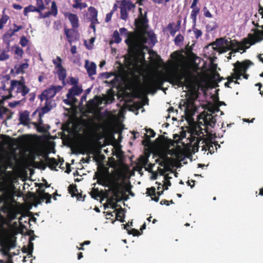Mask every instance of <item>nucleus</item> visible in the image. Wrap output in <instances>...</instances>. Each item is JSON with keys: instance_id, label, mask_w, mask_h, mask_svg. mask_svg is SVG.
I'll use <instances>...</instances> for the list:
<instances>
[{"instance_id": "obj_24", "label": "nucleus", "mask_w": 263, "mask_h": 263, "mask_svg": "<svg viewBox=\"0 0 263 263\" xmlns=\"http://www.w3.org/2000/svg\"><path fill=\"white\" fill-rule=\"evenodd\" d=\"M5 9L3 11V14L2 17L0 18V30L3 29L4 25L7 23L9 19V17L5 13Z\"/></svg>"}, {"instance_id": "obj_36", "label": "nucleus", "mask_w": 263, "mask_h": 263, "mask_svg": "<svg viewBox=\"0 0 263 263\" xmlns=\"http://www.w3.org/2000/svg\"><path fill=\"white\" fill-rule=\"evenodd\" d=\"M28 43V40L27 39V38L23 36L20 39V44L23 47H25L27 46Z\"/></svg>"}, {"instance_id": "obj_54", "label": "nucleus", "mask_w": 263, "mask_h": 263, "mask_svg": "<svg viewBox=\"0 0 263 263\" xmlns=\"http://www.w3.org/2000/svg\"><path fill=\"white\" fill-rule=\"evenodd\" d=\"M0 252L2 253V255L3 256H7L8 254V252L7 251L4 250V249H2L0 251Z\"/></svg>"}, {"instance_id": "obj_59", "label": "nucleus", "mask_w": 263, "mask_h": 263, "mask_svg": "<svg viewBox=\"0 0 263 263\" xmlns=\"http://www.w3.org/2000/svg\"><path fill=\"white\" fill-rule=\"evenodd\" d=\"M17 213H13L11 216V219L13 220L16 218Z\"/></svg>"}, {"instance_id": "obj_3", "label": "nucleus", "mask_w": 263, "mask_h": 263, "mask_svg": "<svg viewBox=\"0 0 263 263\" xmlns=\"http://www.w3.org/2000/svg\"><path fill=\"white\" fill-rule=\"evenodd\" d=\"M125 178L124 173L121 170H118L111 175L101 177L98 181L99 183L109 187L114 195L117 196L122 193L124 187Z\"/></svg>"}, {"instance_id": "obj_35", "label": "nucleus", "mask_w": 263, "mask_h": 263, "mask_svg": "<svg viewBox=\"0 0 263 263\" xmlns=\"http://www.w3.org/2000/svg\"><path fill=\"white\" fill-rule=\"evenodd\" d=\"M9 58V54L6 51H3L0 53V61H1L7 60Z\"/></svg>"}, {"instance_id": "obj_6", "label": "nucleus", "mask_w": 263, "mask_h": 263, "mask_svg": "<svg viewBox=\"0 0 263 263\" xmlns=\"http://www.w3.org/2000/svg\"><path fill=\"white\" fill-rule=\"evenodd\" d=\"M62 88L61 86H51L48 89L44 90L40 96L41 101H45V106L43 108L44 113H47L55 106L54 101L51 100L57 92Z\"/></svg>"}, {"instance_id": "obj_17", "label": "nucleus", "mask_w": 263, "mask_h": 263, "mask_svg": "<svg viewBox=\"0 0 263 263\" xmlns=\"http://www.w3.org/2000/svg\"><path fill=\"white\" fill-rule=\"evenodd\" d=\"M26 61L27 62V60H26ZM29 65L27 62L20 64L18 65H16L14 66V70L15 72L17 74L23 73L24 72L25 70L28 68Z\"/></svg>"}, {"instance_id": "obj_50", "label": "nucleus", "mask_w": 263, "mask_h": 263, "mask_svg": "<svg viewBox=\"0 0 263 263\" xmlns=\"http://www.w3.org/2000/svg\"><path fill=\"white\" fill-rule=\"evenodd\" d=\"M111 17H112V13L111 12L107 13L106 14V18H105L106 22H108L109 21H110Z\"/></svg>"}, {"instance_id": "obj_27", "label": "nucleus", "mask_w": 263, "mask_h": 263, "mask_svg": "<svg viewBox=\"0 0 263 263\" xmlns=\"http://www.w3.org/2000/svg\"><path fill=\"white\" fill-rule=\"evenodd\" d=\"M82 0H74V4L72 5L73 8H80L82 9L87 7V5L85 3H81Z\"/></svg>"}, {"instance_id": "obj_63", "label": "nucleus", "mask_w": 263, "mask_h": 263, "mask_svg": "<svg viewBox=\"0 0 263 263\" xmlns=\"http://www.w3.org/2000/svg\"><path fill=\"white\" fill-rule=\"evenodd\" d=\"M83 257V255H82V253H79L78 254V259H80L81 258H82Z\"/></svg>"}, {"instance_id": "obj_39", "label": "nucleus", "mask_w": 263, "mask_h": 263, "mask_svg": "<svg viewBox=\"0 0 263 263\" xmlns=\"http://www.w3.org/2000/svg\"><path fill=\"white\" fill-rule=\"evenodd\" d=\"M36 5L38 7V8L41 11L45 8V7L43 4V0H36Z\"/></svg>"}, {"instance_id": "obj_62", "label": "nucleus", "mask_w": 263, "mask_h": 263, "mask_svg": "<svg viewBox=\"0 0 263 263\" xmlns=\"http://www.w3.org/2000/svg\"><path fill=\"white\" fill-rule=\"evenodd\" d=\"M37 129L38 130L40 131V132H44L45 131V129H43L40 125H39L38 127H37Z\"/></svg>"}, {"instance_id": "obj_43", "label": "nucleus", "mask_w": 263, "mask_h": 263, "mask_svg": "<svg viewBox=\"0 0 263 263\" xmlns=\"http://www.w3.org/2000/svg\"><path fill=\"white\" fill-rule=\"evenodd\" d=\"M128 233L129 234H133L134 236H137V235H140L139 232L136 229H132L130 231L128 230Z\"/></svg>"}, {"instance_id": "obj_48", "label": "nucleus", "mask_w": 263, "mask_h": 263, "mask_svg": "<svg viewBox=\"0 0 263 263\" xmlns=\"http://www.w3.org/2000/svg\"><path fill=\"white\" fill-rule=\"evenodd\" d=\"M98 23V21H97V22H94L93 21H91V25L90 27L91 28L93 29L94 32L96 31L95 25Z\"/></svg>"}, {"instance_id": "obj_21", "label": "nucleus", "mask_w": 263, "mask_h": 263, "mask_svg": "<svg viewBox=\"0 0 263 263\" xmlns=\"http://www.w3.org/2000/svg\"><path fill=\"white\" fill-rule=\"evenodd\" d=\"M56 70V73L59 80L64 82L66 77V70L62 67L60 68L57 69Z\"/></svg>"}, {"instance_id": "obj_52", "label": "nucleus", "mask_w": 263, "mask_h": 263, "mask_svg": "<svg viewBox=\"0 0 263 263\" xmlns=\"http://www.w3.org/2000/svg\"><path fill=\"white\" fill-rule=\"evenodd\" d=\"M111 74L108 72L102 73V76L104 78L108 79L110 77Z\"/></svg>"}, {"instance_id": "obj_10", "label": "nucleus", "mask_w": 263, "mask_h": 263, "mask_svg": "<svg viewBox=\"0 0 263 263\" xmlns=\"http://www.w3.org/2000/svg\"><path fill=\"white\" fill-rule=\"evenodd\" d=\"M170 77L172 82L179 87L183 86L187 83V79L183 72L174 71Z\"/></svg>"}, {"instance_id": "obj_64", "label": "nucleus", "mask_w": 263, "mask_h": 263, "mask_svg": "<svg viewBox=\"0 0 263 263\" xmlns=\"http://www.w3.org/2000/svg\"><path fill=\"white\" fill-rule=\"evenodd\" d=\"M258 58L259 61L263 63V58L261 57L260 54L258 56Z\"/></svg>"}, {"instance_id": "obj_26", "label": "nucleus", "mask_w": 263, "mask_h": 263, "mask_svg": "<svg viewBox=\"0 0 263 263\" xmlns=\"http://www.w3.org/2000/svg\"><path fill=\"white\" fill-rule=\"evenodd\" d=\"M41 10L38 8H36L35 7L30 5L28 7H26L24 8V14L25 16H27L28 13L30 12H40Z\"/></svg>"}, {"instance_id": "obj_41", "label": "nucleus", "mask_w": 263, "mask_h": 263, "mask_svg": "<svg viewBox=\"0 0 263 263\" xmlns=\"http://www.w3.org/2000/svg\"><path fill=\"white\" fill-rule=\"evenodd\" d=\"M203 11H204V15L209 18L212 17V14L210 12V11L208 10L206 7H204L203 8Z\"/></svg>"}, {"instance_id": "obj_23", "label": "nucleus", "mask_w": 263, "mask_h": 263, "mask_svg": "<svg viewBox=\"0 0 263 263\" xmlns=\"http://www.w3.org/2000/svg\"><path fill=\"white\" fill-rule=\"evenodd\" d=\"M192 9V10L191 11L190 17L193 21V24L194 23V26H196L197 16L199 13L200 9L199 8H194Z\"/></svg>"}, {"instance_id": "obj_55", "label": "nucleus", "mask_w": 263, "mask_h": 263, "mask_svg": "<svg viewBox=\"0 0 263 263\" xmlns=\"http://www.w3.org/2000/svg\"><path fill=\"white\" fill-rule=\"evenodd\" d=\"M176 31L177 30L175 28H173V29L170 31V34L172 36H174Z\"/></svg>"}, {"instance_id": "obj_61", "label": "nucleus", "mask_w": 263, "mask_h": 263, "mask_svg": "<svg viewBox=\"0 0 263 263\" xmlns=\"http://www.w3.org/2000/svg\"><path fill=\"white\" fill-rule=\"evenodd\" d=\"M90 241L89 240H87V241H85L83 243H81V245L82 246H83L84 245H89V244H90Z\"/></svg>"}, {"instance_id": "obj_18", "label": "nucleus", "mask_w": 263, "mask_h": 263, "mask_svg": "<svg viewBox=\"0 0 263 263\" xmlns=\"http://www.w3.org/2000/svg\"><path fill=\"white\" fill-rule=\"evenodd\" d=\"M45 161L48 166L52 170L55 169L56 167L58 165L59 162L54 158H51L46 156Z\"/></svg>"}, {"instance_id": "obj_33", "label": "nucleus", "mask_w": 263, "mask_h": 263, "mask_svg": "<svg viewBox=\"0 0 263 263\" xmlns=\"http://www.w3.org/2000/svg\"><path fill=\"white\" fill-rule=\"evenodd\" d=\"M30 220V218L28 216L26 215H22L19 218H18V221L20 224V225L22 226L23 223H27Z\"/></svg>"}, {"instance_id": "obj_12", "label": "nucleus", "mask_w": 263, "mask_h": 263, "mask_svg": "<svg viewBox=\"0 0 263 263\" xmlns=\"http://www.w3.org/2000/svg\"><path fill=\"white\" fill-rule=\"evenodd\" d=\"M140 11V15L138 18L135 20L136 23L138 27L142 30H145L147 26V19L146 16V12H144V15H143L141 12V8H139Z\"/></svg>"}, {"instance_id": "obj_44", "label": "nucleus", "mask_w": 263, "mask_h": 263, "mask_svg": "<svg viewBox=\"0 0 263 263\" xmlns=\"http://www.w3.org/2000/svg\"><path fill=\"white\" fill-rule=\"evenodd\" d=\"M39 13H40V16H39V18H40L48 17L50 15V13L48 12H46L45 14H43V13H41V12Z\"/></svg>"}, {"instance_id": "obj_42", "label": "nucleus", "mask_w": 263, "mask_h": 263, "mask_svg": "<svg viewBox=\"0 0 263 263\" xmlns=\"http://www.w3.org/2000/svg\"><path fill=\"white\" fill-rule=\"evenodd\" d=\"M15 33L14 32H13V30H12L7 32L5 34L4 36L5 37H7V38H11L15 34Z\"/></svg>"}, {"instance_id": "obj_38", "label": "nucleus", "mask_w": 263, "mask_h": 263, "mask_svg": "<svg viewBox=\"0 0 263 263\" xmlns=\"http://www.w3.org/2000/svg\"><path fill=\"white\" fill-rule=\"evenodd\" d=\"M183 40V37L181 34L177 35L175 38L174 41L176 44H179Z\"/></svg>"}, {"instance_id": "obj_49", "label": "nucleus", "mask_w": 263, "mask_h": 263, "mask_svg": "<svg viewBox=\"0 0 263 263\" xmlns=\"http://www.w3.org/2000/svg\"><path fill=\"white\" fill-rule=\"evenodd\" d=\"M123 215H124V214L123 213V212L122 211H118L117 213H116V218L117 219H118L119 218H122L123 217Z\"/></svg>"}, {"instance_id": "obj_31", "label": "nucleus", "mask_w": 263, "mask_h": 263, "mask_svg": "<svg viewBox=\"0 0 263 263\" xmlns=\"http://www.w3.org/2000/svg\"><path fill=\"white\" fill-rule=\"evenodd\" d=\"M113 41L116 43H119L121 42L122 39L120 37L119 33L118 31L116 30L114 32L112 35Z\"/></svg>"}, {"instance_id": "obj_29", "label": "nucleus", "mask_w": 263, "mask_h": 263, "mask_svg": "<svg viewBox=\"0 0 263 263\" xmlns=\"http://www.w3.org/2000/svg\"><path fill=\"white\" fill-rule=\"evenodd\" d=\"M52 63L55 66V69L60 68L62 67V60L60 57H57L56 59L52 60Z\"/></svg>"}, {"instance_id": "obj_14", "label": "nucleus", "mask_w": 263, "mask_h": 263, "mask_svg": "<svg viewBox=\"0 0 263 263\" xmlns=\"http://www.w3.org/2000/svg\"><path fill=\"white\" fill-rule=\"evenodd\" d=\"M84 67L89 76L91 77L96 74L97 65L94 62H89L88 60H86Z\"/></svg>"}, {"instance_id": "obj_37", "label": "nucleus", "mask_w": 263, "mask_h": 263, "mask_svg": "<svg viewBox=\"0 0 263 263\" xmlns=\"http://www.w3.org/2000/svg\"><path fill=\"white\" fill-rule=\"evenodd\" d=\"M63 101L65 104L69 105H72L77 102V101L74 100L73 98L72 99H70V98H67L66 99H64Z\"/></svg>"}, {"instance_id": "obj_9", "label": "nucleus", "mask_w": 263, "mask_h": 263, "mask_svg": "<svg viewBox=\"0 0 263 263\" xmlns=\"http://www.w3.org/2000/svg\"><path fill=\"white\" fill-rule=\"evenodd\" d=\"M197 98V93L194 92L192 96L186 102H184L183 106L180 107L181 109H184L185 116L189 118H192L196 110V107L194 104V102Z\"/></svg>"}, {"instance_id": "obj_13", "label": "nucleus", "mask_w": 263, "mask_h": 263, "mask_svg": "<svg viewBox=\"0 0 263 263\" xmlns=\"http://www.w3.org/2000/svg\"><path fill=\"white\" fill-rule=\"evenodd\" d=\"M82 90L81 87L77 85H74L71 88L69 89L67 94V98H70V99L73 98L74 100L77 101L75 97L80 95L82 93Z\"/></svg>"}, {"instance_id": "obj_40", "label": "nucleus", "mask_w": 263, "mask_h": 263, "mask_svg": "<svg viewBox=\"0 0 263 263\" xmlns=\"http://www.w3.org/2000/svg\"><path fill=\"white\" fill-rule=\"evenodd\" d=\"M155 135L156 134L153 130L149 129L147 130L146 137H147L148 138L154 137Z\"/></svg>"}, {"instance_id": "obj_4", "label": "nucleus", "mask_w": 263, "mask_h": 263, "mask_svg": "<svg viewBox=\"0 0 263 263\" xmlns=\"http://www.w3.org/2000/svg\"><path fill=\"white\" fill-rule=\"evenodd\" d=\"M119 32L121 35L125 34L127 36V38L125 40V43L131 52L136 53L141 51L145 47V44L147 42V39L144 34L129 33L125 28H120Z\"/></svg>"}, {"instance_id": "obj_32", "label": "nucleus", "mask_w": 263, "mask_h": 263, "mask_svg": "<svg viewBox=\"0 0 263 263\" xmlns=\"http://www.w3.org/2000/svg\"><path fill=\"white\" fill-rule=\"evenodd\" d=\"M195 26H194V23H193L192 30L194 32V35H195L196 39H198L199 37H200L202 35V32L200 30L196 28L195 27Z\"/></svg>"}, {"instance_id": "obj_11", "label": "nucleus", "mask_w": 263, "mask_h": 263, "mask_svg": "<svg viewBox=\"0 0 263 263\" xmlns=\"http://www.w3.org/2000/svg\"><path fill=\"white\" fill-rule=\"evenodd\" d=\"M135 7V5L129 1L123 0L120 5L121 18L126 20L128 17V12Z\"/></svg>"}, {"instance_id": "obj_5", "label": "nucleus", "mask_w": 263, "mask_h": 263, "mask_svg": "<svg viewBox=\"0 0 263 263\" xmlns=\"http://www.w3.org/2000/svg\"><path fill=\"white\" fill-rule=\"evenodd\" d=\"M160 164L161 166H164V167L163 168L158 167V172H153L151 178L152 180H156L157 179L158 174H159L160 176H162L163 179L162 182H156V183L159 185L158 190H159L161 188L160 185L162 186V189L167 190L168 187L171 185L170 180L172 178V175L174 174V173L170 168L164 165L163 161L160 163Z\"/></svg>"}, {"instance_id": "obj_60", "label": "nucleus", "mask_w": 263, "mask_h": 263, "mask_svg": "<svg viewBox=\"0 0 263 263\" xmlns=\"http://www.w3.org/2000/svg\"><path fill=\"white\" fill-rule=\"evenodd\" d=\"M29 247H30V250H29V254H31V253L32 252V251H33V244L32 243H30L29 245Z\"/></svg>"}, {"instance_id": "obj_53", "label": "nucleus", "mask_w": 263, "mask_h": 263, "mask_svg": "<svg viewBox=\"0 0 263 263\" xmlns=\"http://www.w3.org/2000/svg\"><path fill=\"white\" fill-rule=\"evenodd\" d=\"M71 52L72 54H75L77 52V47L76 46H73L71 47L70 49Z\"/></svg>"}, {"instance_id": "obj_15", "label": "nucleus", "mask_w": 263, "mask_h": 263, "mask_svg": "<svg viewBox=\"0 0 263 263\" xmlns=\"http://www.w3.org/2000/svg\"><path fill=\"white\" fill-rule=\"evenodd\" d=\"M38 196L37 197V199L39 200L38 203H40L42 201H44L45 200H46V203L50 202L51 200V196L48 193H45L44 190H42L41 189V186H40V189H39L37 191Z\"/></svg>"}, {"instance_id": "obj_8", "label": "nucleus", "mask_w": 263, "mask_h": 263, "mask_svg": "<svg viewBox=\"0 0 263 263\" xmlns=\"http://www.w3.org/2000/svg\"><path fill=\"white\" fill-rule=\"evenodd\" d=\"M29 88L21 81L17 80L11 81V86L9 92L12 97H24L29 92Z\"/></svg>"}, {"instance_id": "obj_20", "label": "nucleus", "mask_w": 263, "mask_h": 263, "mask_svg": "<svg viewBox=\"0 0 263 263\" xmlns=\"http://www.w3.org/2000/svg\"><path fill=\"white\" fill-rule=\"evenodd\" d=\"M147 193L151 196V199L152 200H154L156 202L158 201L159 200V196L163 193V191H161V192L160 191L158 192V196H156V193H155V188H151V189H148L147 191Z\"/></svg>"}, {"instance_id": "obj_1", "label": "nucleus", "mask_w": 263, "mask_h": 263, "mask_svg": "<svg viewBox=\"0 0 263 263\" xmlns=\"http://www.w3.org/2000/svg\"><path fill=\"white\" fill-rule=\"evenodd\" d=\"M208 112L201 114L199 116V123L202 124L204 129L199 125L195 126L189 132V136L186 139V145L190 148H192L194 152L198 151L199 148L201 147L202 151L206 152L207 150L211 153V148L213 146L211 144L209 140L205 138L204 133L206 134L209 132V127H214L216 122V117L217 112H220V115H223V112L220 111L219 107L213 106L208 109Z\"/></svg>"}, {"instance_id": "obj_22", "label": "nucleus", "mask_w": 263, "mask_h": 263, "mask_svg": "<svg viewBox=\"0 0 263 263\" xmlns=\"http://www.w3.org/2000/svg\"><path fill=\"white\" fill-rule=\"evenodd\" d=\"M88 11L91 16L90 21H93L94 22H97V21L98 20L97 19L98 11L97 9L93 7H90L88 8Z\"/></svg>"}, {"instance_id": "obj_7", "label": "nucleus", "mask_w": 263, "mask_h": 263, "mask_svg": "<svg viewBox=\"0 0 263 263\" xmlns=\"http://www.w3.org/2000/svg\"><path fill=\"white\" fill-rule=\"evenodd\" d=\"M252 65L253 63L250 60H245L242 62L237 61L234 63L233 64L234 66L233 69L234 72L232 77L229 79V82L226 83V86L229 87L228 84L231 82H233L234 79H240V77L242 76L247 71L249 67Z\"/></svg>"}, {"instance_id": "obj_30", "label": "nucleus", "mask_w": 263, "mask_h": 263, "mask_svg": "<svg viewBox=\"0 0 263 263\" xmlns=\"http://www.w3.org/2000/svg\"><path fill=\"white\" fill-rule=\"evenodd\" d=\"M48 12L50 13V15H53V16H56L58 14V8L56 5V3L54 1H53L51 3V11H48Z\"/></svg>"}, {"instance_id": "obj_57", "label": "nucleus", "mask_w": 263, "mask_h": 263, "mask_svg": "<svg viewBox=\"0 0 263 263\" xmlns=\"http://www.w3.org/2000/svg\"><path fill=\"white\" fill-rule=\"evenodd\" d=\"M258 12L262 15V17H263V7H262L261 6H259Z\"/></svg>"}, {"instance_id": "obj_58", "label": "nucleus", "mask_w": 263, "mask_h": 263, "mask_svg": "<svg viewBox=\"0 0 263 263\" xmlns=\"http://www.w3.org/2000/svg\"><path fill=\"white\" fill-rule=\"evenodd\" d=\"M174 28L173 24H169L167 26V29L170 31L173 29Z\"/></svg>"}, {"instance_id": "obj_46", "label": "nucleus", "mask_w": 263, "mask_h": 263, "mask_svg": "<svg viewBox=\"0 0 263 263\" xmlns=\"http://www.w3.org/2000/svg\"><path fill=\"white\" fill-rule=\"evenodd\" d=\"M14 28L13 29V32L15 33L18 31L22 29L23 28V27L22 26H17L16 24L13 25Z\"/></svg>"}, {"instance_id": "obj_19", "label": "nucleus", "mask_w": 263, "mask_h": 263, "mask_svg": "<svg viewBox=\"0 0 263 263\" xmlns=\"http://www.w3.org/2000/svg\"><path fill=\"white\" fill-rule=\"evenodd\" d=\"M29 113L27 111H25L20 115V122L24 124L27 125L29 123Z\"/></svg>"}, {"instance_id": "obj_47", "label": "nucleus", "mask_w": 263, "mask_h": 263, "mask_svg": "<svg viewBox=\"0 0 263 263\" xmlns=\"http://www.w3.org/2000/svg\"><path fill=\"white\" fill-rule=\"evenodd\" d=\"M198 3V0H193V2L191 6V8H198L197 5Z\"/></svg>"}, {"instance_id": "obj_25", "label": "nucleus", "mask_w": 263, "mask_h": 263, "mask_svg": "<svg viewBox=\"0 0 263 263\" xmlns=\"http://www.w3.org/2000/svg\"><path fill=\"white\" fill-rule=\"evenodd\" d=\"M64 32L68 42L71 43L73 41V34L74 32V30L65 28L64 29Z\"/></svg>"}, {"instance_id": "obj_28", "label": "nucleus", "mask_w": 263, "mask_h": 263, "mask_svg": "<svg viewBox=\"0 0 263 263\" xmlns=\"http://www.w3.org/2000/svg\"><path fill=\"white\" fill-rule=\"evenodd\" d=\"M14 50V53L17 55V58L20 59L23 57L24 51L22 48L18 46H15L12 47Z\"/></svg>"}, {"instance_id": "obj_2", "label": "nucleus", "mask_w": 263, "mask_h": 263, "mask_svg": "<svg viewBox=\"0 0 263 263\" xmlns=\"http://www.w3.org/2000/svg\"><path fill=\"white\" fill-rule=\"evenodd\" d=\"M252 23L257 27L255 29H252V31L253 32V34H250L249 35V41L245 40L242 43H240L235 41H229L223 38H220L217 39L215 42L211 44L213 49L220 53L231 50V51L229 53V56L227 57L228 60H230L231 59L233 53H235L237 52H244L246 51V49L250 47L251 45H253L256 43L262 41L263 25H256L254 22Z\"/></svg>"}, {"instance_id": "obj_56", "label": "nucleus", "mask_w": 263, "mask_h": 263, "mask_svg": "<svg viewBox=\"0 0 263 263\" xmlns=\"http://www.w3.org/2000/svg\"><path fill=\"white\" fill-rule=\"evenodd\" d=\"M160 204L162 205H163V204H165L166 205H169L168 201L166 200H163L161 201Z\"/></svg>"}, {"instance_id": "obj_51", "label": "nucleus", "mask_w": 263, "mask_h": 263, "mask_svg": "<svg viewBox=\"0 0 263 263\" xmlns=\"http://www.w3.org/2000/svg\"><path fill=\"white\" fill-rule=\"evenodd\" d=\"M13 8L16 10H21L23 7L18 4H14L12 6Z\"/></svg>"}, {"instance_id": "obj_45", "label": "nucleus", "mask_w": 263, "mask_h": 263, "mask_svg": "<svg viewBox=\"0 0 263 263\" xmlns=\"http://www.w3.org/2000/svg\"><path fill=\"white\" fill-rule=\"evenodd\" d=\"M154 3L157 4H166L170 0H152Z\"/></svg>"}, {"instance_id": "obj_34", "label": "nucleus", "mask_w": 263, "mask_h": 263, "mask_svg": "<svg viewBox=\"0 0 263 263\" xmlns=\"http://www.w3.org/2000/svg\"><path fill=\"white\" fill-rule=\"evenodd\" d=\"M68 190L70 193L71 194L72 196H74L78 193L76 186L74 185H70L68 187Z\"/></svg>"}, {"instance_id": "obj_16", "label": "nucleus", "mask_w": 263, "mask_h": 263, "mask_svg": "<svg viewBox=\"0 0 263 263\" xmlns=\"http://www.w3.org/2000/svg\"><path fill=\"white\" fill-rule=\"evenodd\" d=\"M65 16L68 18L73 28H77L79 27V18L76 14L67 13L65 14Z\"/></svg>"}]
</instances>
